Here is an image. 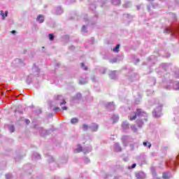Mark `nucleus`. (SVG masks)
Listing matches in <instances>:
<instances>
[{
	"instance_id": "obj_1",
	"label": "nucleus",
	"mask_w": 179,
	"mask_h": 179,
	"mask_svg": "<svg viewBox=\"0 0 179 179\" xmlns=\"http://www.w3.org/2000/svg\"><path fill=\"white\" fill-rule=\"evenodd\" d=\"M135 115L130 116V121H134V120H136V117H148V113L146 112L143 111L141 108H138L134 112Z\"/></svg>"
},
{
	"instance_id": "obj_2",
	"label": "nucleus",
	"mask_w": 179,
	"mask_h": 179,
	"mask_svg": "<svg viewBox=\"0 0 179 179\" xmlns=\"http://www.w3.org/2000/svg\"><path fill=\"white\" fill-rule=\"evenodd\" d=\"M162 108H163V105L160 104L157 108H156L152 111V115L155 118H160V117H162Z\"/></svg>"
},
{
	"instance_id": "obj_3",
	"label": "nucleus",
	"mask_w": 179,
	"mask_h": 179,
	"mask_svg": "<svg viewBox=\"0 0 179 179\" xmlns=\"http://www.w3.org/2000/svg\"><path fill=\"white\" fill-rule=\"evenodd\" d=\"M121 140H122V143L123 144V146L127 147L128 146V143L131 142L132 138H131L129 136H122Z\"/></svg>"
},
{
	"instance_id": "obj_4",
	"label": "nucleus",
	"mask_w": 179,
	"mask_h": 179,
	"mask_svg": "<svg viewBox=\"0 0 179 179\" xmlns=\"http://www.w3.org/2000/svg\"><path fill=\"white\" fill-rule=\"evenodd\" d=\"M167 167H171V169H173V167H176L177 166V162L175 160L170 161L169 162H166Z\"/></svg>"
},
{
	"instance_id": "obj_5",
	"label": "nucleus",
	"mask_w": 179,
	"mask_h": 179,
	"mask_svg": "<svg viewBox=\"0 0 179 179\" xmlns=\"http://www.w3.org/2000/svg\"><path fill=\"white\" fill-rule=\"evenodd\" d=\"M136 177L137 179H145L146 178V175L143 172H138L136 173Z\"/></svg>"
},
{
	"instance_id": "obj_6",
	"label": "nucleus",
	"mask_w": 179,
	"mask_h": 179,
	"mask_svg": "<svg viewBox=\"0 0 179 179\" xmlns=\"http://www.w3.org/2000/svg\"><path fill=\"white\" fill-rule=\"evenodd\" d=\"M171 177H173V176L171 175V173H170L169 172H164L162 173L163 179H170V178H171Z\"/></svg>"
},
{
	"instance_id": "obj_7",
	"label": "nucleus",
	"mask_w": 179,
	"mask_h": 179,
	"mask_svg": "<svg viewBox=\"0 0 179 179\" xmlns=\"http://www.w3.org/2000/svg\"><path fill=\"white\" fill-rule=\"evenodd\" d=\"M115 152H122V148H121V145H120V143H115V148H114Z\"/></svg>"
},
{
	"instance_id": "obj_8",
	"label": "nucleus",
	"mask_w": 179,
	"mask_h": 179,
	"mask_svg": "<svg viewBox=\"0 0 179 179\" xmlns=\"http://www.w3.org/2000/svg\"><path fill=\"white\" fill-rule=\"evenodd\" d=\"M122 127L123 129H129V123H128L127 121L123 122L122 124Z\"/></svg>"
},
{
	"instance_id": "obj_9",
	"label": "nucleus",
	"mask_w": 179,
	"mask_h": 179,
	"mask_svg": "<svg viewBox=\"0 0 179 179\" xmlns=\"http://www.w3.org/2000/svg\"><path fill=\"white\" fill-rule=\"evenodd\" d=\"M173 87H174V84L173 83V82H170L169 85H167L165 87V89H166L167 90H171V89H173Z\"/></svg>"
},
{
	"instance_id": "obj_10",
	"label": "nucleus",
	"mask_w": 179,
	"mask_h": 179,
	"mask_svg": "<svg viewBox=\"0 0 179 179\" xmlns=\"http://www.w3.org/2000/svg\"><path fill=\"white\" fill-rule=\"evenodd\" d=\"M131 6V1H125L124 3L123 4V8L124 9H128Z\"/></svg>"
},
{
	"instance_id": "obj_11",
	"label": "nucleus",
	"mask_w": 179,
	"mask_h": 179,
	"mask_svg": "<svg viewBox=\"0 0 179 179\" xmlns=\"http://www.w3.org/2000/svg\"><path fill=\"white\" fill-rule=\"evenodd\" d=\"M36 20L37 22H39V23H43L44 22V17L43 16V15H39L36 17Z\"/></svg>"
},
{
	"instance_id": "obj_12",
	"label": "nucleus",
	"mask_w": 179,
	"mask_h": 179,
	"mask_svg": "<svg viewBox=\"0 0 179 179\" xmlns=\"http://www.w3.org/2000/svg\"><path fill=\"white\" fill-rule=\"evenodd\" d=\"M113 123L118 122V121H120V116H118L117 115H113Z\"/></svg>"
},
{
	"instance_id": "obj_13",
	"label": "nucleus",
	"mask_w": 179,
	"mask_h": 179,
	"mask_svg": "<svg viewBox=\"0 0 179 179\" xmlns=\"http://www.w3.org/2000/svg\"><path fill=\"white\" fill-rule=\"evenodd\" d=\"M113 5L120 6L121 5V0H113Z\"/></svg>"
},
{
	"instance_id": "obj_14",
	"label": "nucleus",
	"mask_w": 179,
	"mask_h": 179,
	"mask_svg": "<svg viewBox=\"0 0 179 179\" xmlns=\"http://www.w3.org/2000/svg\"><path fill=\"white\" fill-rule=\"evenodd\" d=\"M121 47L120 44H117L113 49V52H120V48Z\"/></svg>"
},
{
	"instance_id": "obj_15",
	"label": "nucleus",
	"mask_w": 179,
	"mask_h": 179,
	"mask_svg": "<svg viewBox=\"0 0 179 179\" xmlns=\"http://www.w3.org/2000/svg\"><path fill=\"white\" fill-rule=\"evenodd\" d=\"M92 129L94 132H96V131L99 129V125L96 124V123H93L92 126Z\"/></svg>"
},
{
	"instance_id": "obj_16",
	"label": "nucleus",
	"mask_w": 179,
	"mask_h": 179,
	"mask_svg": "<svg viewBox=\"0 0 179 179\" xmlns=\"http://www.w3.org/2000/svg\"><path fill=\"white\" fill-rule=\"evenodd\" d=\"M136 124H137L138 128H142V127H143V122L141 120H136Z\"/></svg>"
},
{
	"instance_id": "obj_17",
	"label": "nucleus",
	"mask_w": 179,
	"mask_h": 179,
	"mask_svg": "<svg viewBox=\"0 0 179 179\" xmlns=\"http://www.w3.org/2000/svg\"><path fill=\"white\" fill-rule=\"evenodd\" d=\"M78 122H79V119H78V117H73L71 120V124H78Z\"/></svg>"
},
{
	"instance_id": "obj_18",
	"label": "nucleus",
	"mask_w": 179,
	"mask_h": 179,
	"mask_svg": "<svg viewBox=\"0 0 179 179\" xmlns=\"http://www.w3.org/2000/svg\"><path fill=\"white\" fill-rule=\"evenodd\" d=\"M123 17L124 19H127L129 20H131L132 19V15H131L130 14H124Z\"/></svg>"
},
{
	"instance_id": "obj_19",
	"label": "nucleus",
	"mask_w": 179,
	"mask_h": 179,
	"mask_svg": "<svg viewBox=\"0 0 179 179\" xmlns=\"http://www.w3.org/2000/svg\"><path fill=\"white\" fill-rule=\"evenodd\" d=\"M143 146H148V149H150V148H152V143H150V142H143Z\"/></svg>"
},
{
	"instance_id": "obj_20",
	"label": "nucleus",
	"mask_w": 179,
	"mask_h": 179,
	"mask_svg": "<svg viewBox=\"0 0 179 179\" xmlns=\"http://www.w3.org/2000/svg\"><path fill=\"white\" fill-rule=\"evenodd\" d=\"M169 65H171V64L169 63H162L161 64V66H162L164 68V69H165V71H166V69H167V68H169Z\"/></svg>"
},
{
	"instance_id": "obj_21",
	"label": "nucleus",
	"mask_w": 179,
	"mask_h": 179,
	"mask_svg": "<svg viewBox=\"0 0 179 179\" xmlns=\"http://www.w3.org/2000/svg\"><path fill=\"white\" fill-rule=\"evenodd\" d=\"M1 15L3 19H5L6 16H8V11H6L5 13H3V10H1Z\"/></svg>"
},
{
	"instance_id": "obj_22",
	"label": "nucleus",
	"mask_w": 179,
	"mask_h": 179,
	"mask_svg": "<svg viewBox=\"0 0 179 179\" xmlns=\"http://www.w3.org/2000/svg\"><path fill=\"white\" fill-rule=\"evenodd\" d=\"M174 90H179V83H176L173 84Z\"/></svg>"
},
{
	"instance_id": "obj_23",
	"label": "nucleus",
	"mask_w": 179,
	"mask_h": 179,
	"mask_svg": "<svg viewBox=\"0 0 179 179\" xmlns=\"http://www.w3.org/2000/svg\"><path fill=\"white\" fill-rule=\"evenodd\" d=\"M131 131H133V132H136V131H138V129H136V126H135V125H131Z\"/></svg>"
},
{
	"instance_id": "obj_24",
	"label": "nucleus",
	"mask_w": 179,
	"mask_h": 179,
	"mask_svg": "<svg viewBox=\"0 0 179 179\" xmlns=\"http://www.w3.org/2000/svg\"><path fill=\"white\" fill-rule=\"evenodd\" d=\"M136 167V164H133L131 166H128L129 170H131V169H135Z\"/></svg>"
},
{
	"instance_id": "obj_25",
	"label": "nucleus",
	"mask_w": 179,
	"mask_h": 179,
	"mask_svg": "<svg viewBox=\"0 0 179 179\" xmlns=\"http://www.w3.org/2000/svg\"><path fill=\"white\" fill-rule=\"evenodd\" d=\"M49 38H50V41H52L54 40V35L52 34H50Z\"/></svg>"
},
{
	"instance_id": "obj_26",
	"label": "nucleus",
	"mask_w": 179,
	"mask_h": 179,
	"mask_svg": "<svg viewBox=\"0 0 179 179\" xmlns=\"http://www.w3.org/2000/svg\"><path fill=\"white\" fill-rule=\"evenodd\" d=\"M83 128L84 131H86L87 129H88L89 127L87 126V124H83Z\"/></svg>"
},
{
	"instance_id": "obj_27",
	"label": "nucleus",
	"mask_w": 179,
	"mask_h": 179,
	"mask_svg": "<svg viewBox=\"0 0 179 179\" xmlns=\"http://www.w3.org/2000/svg\"><path fill=\"white\" fill-rule=\"evenodd\" d=\"M81 66L83 68V69H85V71H87V67L85 66V63H82Z\"/></svg>"
},
{
	"instance_id": "obj_28",
	"label": "nucleus",
	"mask_w": 179,
	"mask_h": 179,
	"mask_svg": "<svg viewBox=\"0 0 179 179\" xmlns=\"http://www.w3.org/2000/svg\"><path fill=\"white\" fill-rule=\"evenodd\" d=\"M66 104V101L65 99H63L62 101L60 103V106H63Z\"/></svg>"
},
{
	"instance_id": "obj_29",
	"label": "nucleus",
	"mask_w": 179,
	"mask_h": 179,
	"mask_svg": "<svg viewBox=\"0 0 179 179\" xmlns=\"http://www.w3.org/2000/svg\"><path fill=\"white\" fill-rule=\"evenodd\" d=\"M172 17L173 18V20H177V17L176 16V14H171Z\"/></svg>"
},
{
	"instance_id": "obj_30",
	"label": "nucleus",
	"mask_w": 179,
	"mask_h": 179,
	"mask_svg": "<svg viewBox=\"0 0 179 179\" xmlns=\"http://www.w3.org/2000/svg\"><path fill=\"white\" fill-rule=\"evenodd\" d=\"M60 108L59 107H56L55 108H53V111L57 112V111H59Z\"/></svg>"
},
{
	"instance_id": "obj_31",
	"label": "nucleus",
	"mask_w": 179,
	"mask_h": 179,
	"mask_svg": "<svg viewBox=\"0 0 179 179\" xmlns=\"http://www.w3.org/2000/svg\"><path fill=\"white\" fill-rule=\"evenodd\" d=\"M62 110H63V111H65V110H68V107L64 106L62 108Z\"/></svg>"
},
{
	"instance_id": "obj_32",
	"label": "nucleus",
	"mask_w": 179,
	"mask_h": 179,
	"mask_svg": "<svg viewBox=\"0 0 179 179\" xmlns=\"http://www.w3.org/2000/svg\"><path fill=\"white\" fill-rule=\"evenodd\" d=\"M113 79H117V76H114V75H115V71L113 72Z\"/></svg>"
},
{
	"instance_id": "obj_33",
	"label": "nucleus",
	"mask_w": 179,
	"mask_h": 179,
	"mask_svg": "<svg viewBox=\"0 0 179 179\" xmlns=\"http://www.w3.org/2000/svg\"><path fill=\"white\" fill-rule=\"evenodd\" d=\"M175 76H176V78H179V70L178 71V74L176 73Z\"/></svg>"
},
{
	"instance_id": "obj_34",
	"label": "nucleus",
	"mask_w": 179,
	"mask_h": 179,
	"mask_svg": "<svg viewBox=\"0 0 179 179\" xmlns=\"http://www.w3.org/2000/svg\"><path fill=\"white\" fill-rule=\"evenodd\" d=\"M25 122H26V124H30V120H25Z\"/></svg>"
},
{
	"instance_id": "obj_35",
	"label": "nucleus",
	"mask_w": 179,
	"mask_h": 179,
	"mask_svg": "<svg viewBox=\"0 0 179 179\" xmlns=\"http://www.w3.org/2000/svg\"><path fill=\"white\" fill-rule=\"evenodd\" d=\"M124 162H128L129 159L128 157H125L123 159Z\"/></svg>"
},
{
	"instance_id": "obj_36",
	"label": "nucleus",
	"mask_w": 179,
	"mask_h": 179,
	"mask_svg": "<svg viewBox=\"0 0 179 179\" xmlns=\"http://www.w3.org/2000/svg\"><path fill=\"white\" fill-rule=\"evenodd\" d=\"M11 33H12L13 34H15L16 33V31L13 30V31H11Z\"/></svg>"
},
{
	"instance_id": "obj_37",
	"label": "nucleus",
	"mask_w": 179,
	"mask_h": 179,
	"mask_svg": "<svg viewBox=\"0 0 179 179\" xmlns=\"http://www.w3.org/2000/svg\"><path fill=\"white\" fill-rule=\"evenodd\" d=\"M176 159L179 162V155L176 157Z\"/></svg>"
},
{
	"instance_id": "obj_38",
	"label": "nucleus",
	"mask_w": 179,
	"mask_h": 179,
	"mask_svg": "<svg viewBox=\"0 0 179 179\" xmlns=\"http://www.w3.org/2000/svg\"><path fill=\"white\" fill-rule=\"evenodd\" d=\"M148 2H153L155 0H147Z\"/></svg>"
},
{
	"instance_id": "obj_39",
	"label": "nucleus",
	"mask_w": 179,
	"mask_h": 179,
	"mask_svg": "<svg viewBox=\"0 0 179 179\" xmlns=\"http://www.w3.org/2000/svg\"><path fill=\"white\" fill-rule=\"evenodd\" d=\"M113 62H117V60L113 59Z\"/></svg>"
},
{
	"instance_id": "obj_40",
	"label": "nucleus",
	"mask_w": 179,
	"mask_h": 179,
	"mask_svg": "<svg viewBox=\"0 0 179 179\" xmlns=\"http://www.w3.org/2000/svg\"><path fill=\"white\" fill-rule=\"evenodd\" d=\"M136 62H139V59H136Z\"/></svg>"
},
{
	"instance_id": "obj_41",
	"label": "nucleus",
	"mask_w": 179,
	"mask_h": 179,
	"mask_svg": "<svg viewBox=\"0 0 179 179\" xmlns=\"http://www.w3.org/2000/svg\"><path fill=\"white\" fill-rule=\"evenodd\" d=\"M80 85H83V83H82V81H80Z\"/></svg>"
},
{
	"instance_id": "obj_42",
	"label": "nucleus",
	"mask_w": 179,
	"mask_h": 179,
	"mask_svg": "<svg viewBox=\"0 0 179 179\" xmlns=\"http://www.w3.org/2000/svg\"><path fill=\"white\" fill-rule=\"evenodd\" d=\"M145 121H148V119H145Z\"/></svg>"
},
{
	"instance_id": "obj_43",
	"label": "nucleus",
	"mask_w": 179,
	"mask_h": 179,
	"mask_svg": "<svg viewBox=\"0 0 179 179\" xmlns=\"http://www.w3.org/2000/svg\"><path fill=\"white\" fill-rule=\"evenodd\" d=\"M160 1H165V0H160Z\"/></svg>"
}]
</instances>
